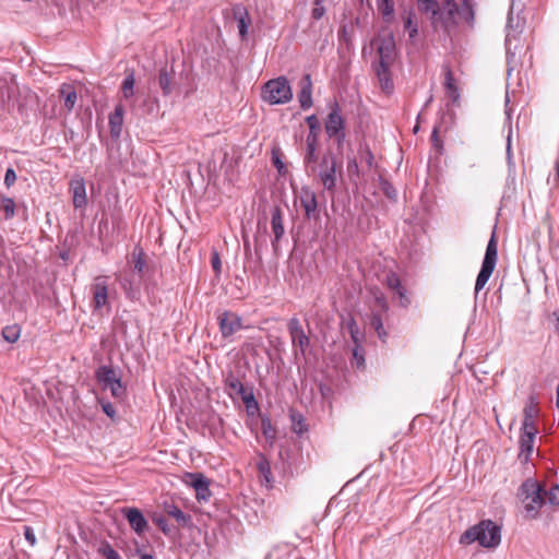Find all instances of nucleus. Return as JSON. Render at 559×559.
<instances>
[{
	"label": "nucleus",
	"instance_id": "1",
	"mask_svg": "<svg viewBox=\"0 0 559 559\" xmlns=\"http://www.w3.org/2000/svg\"><path fill=\"white\" fill-rule=\"evenodd\" d=\"M475 542L485 548H496L501 542L500 526L491 520H484L466 530L460 537V544L462 545H469Z\"/></svg>",
	"mask_w": 559,
	"mask_h": 559
},
{
	"label": "nucleus",
	"instance_id": "2",
	"mask_svg": "<svg viewBox=\"0 0 559 559\" xmlns=\"http://www.w3.org/2000/svg\"><path fill=\"white\" fill-rule=\"evenodd\" d=\"M544 492L540 485L528 478L520 487L519 496L524 504L527 516L535 519L544 504Z\"/></svg>",
	"mask_w": 559,
	"mask_h": 559
},
{
	"label": "nucleus",
	"instance_id": "3",
	"mask_svg": "<svg viewBox=\"0 0 559 559\" xmlns=\"http://www.w3.org/2000/svg\"><path fill=\"white\" fill-rule=\"evenodd\" d=\"M263 99L271 104H286L293 98L292 87L285 76L267 81L263 87Z\"/></svg>",
	"mask_w": 559,
	"mask_h": 559
},
{
	"label": "nucleus",
	"instance_id": "4",
	"mask_svg": "<svg viewBox=\"0 0 559 559\" xmlns=\"http://www.w3.org/2000/svg\"><path fill=\"white\" fill-rule=\"evenodd\" d=\"M498 259V248L495 233L488 241L485 257L481 263V269L477 275L475 283V294L477 295L487 284L491 274L495 271Z\"/></svg>",
	"mask_w": 559,
	"mask_h": 559
},
{
	"label": "nucleus",
	"instance_id": "5",
	"mask_svg": "<svg viewBox=\"0 0 559 559\" xmlns=\"http://www.w3.org/2000/svg\"><path fill=\"white\" fill-rule=\"evenodd\" d=\"M336 170H337L336 156L332 151H328L321 158L318 176H319L323 187L330 192H334V190L336 188V180H337Z\"/></svg>",
	"mask_w": 559,
	"mask_h": 559
},
{
	"label": "nucleus",
	"instance_id": "6",
	"mask_svg": "<svg viewBox=\"0 0 559 559\" xmlns=\"http://www.w3.org/2000/svg\"><path fill=\"white\" fill-rule=\"evenodd\" d=\"M306 122L309 127V133L307 135L306 144L307 150L305 154V165L309 167L311 164L317 162L316 151L318 147V135L320 132V122L316 115L308 116Z\"/></svg>",
	"mask_w": 559,
	"mask_h": 559
},
{
	"label": "nucleus",
	"instance_id": "7",
	"mask_svg": "<svg viewBox=\"0 0 559 559\" xmlns=\"http://www.w3.org/2000/svg\"><path fill=\"white\" fill-rule=\"evenodd\" d=\"M372 44L377 47L379 63L392 66L395 59V40L393 34L391 32L380 34L372 40Z\"/></svg>",
	"mask_w": 559,
	"mask_h": 559
},
{
	"label": "nucleus",
	"instance_id": "8",
	"mask_svg": "<svg viewBox=\"0 0 559 559\" xmlns=\"http://www.w3.org/2000/svg\"><path fill=\"white\" fill-rule=\"evenodd\" d=\"M459 5L455 0H442L440 12L437 16V28L441 27L447 34L457 25L456 13Z\"/></svg>",
	"mask_w": 559,
	"mask_h": 559
},
{
	"label": "nucleus",
	"instance_id": "9",
	"mask_svg": "<svg viewBox=\"0 0 559 559\" xmlns=\"http://www.w3.org/2000/svg\"><path fill=\"white\" fill-rule=\"evenodd\" d=\"M288 332L293 347L296 348L295 354L305 356L307 348L310 346V338L305 333L298 318L294 317L288 321Z\"/></svg>",
	"mask_w": 559,
	"mask_h": 559
},
{
	"label": "nucleus",
	"instance_id": "10",
	"mask_svg": "<svg viewBox=\"0 0 559 559\" xmlns=\"http://www.w3.org/2000/svg\"><path fill=\"white\" fill-rule=\"evenodd\" d=\"M325 132L330 138H335L341 144L345 139L344 119L340 114V107L335 103L325 121Z\"/></svg>",
	"mask_w": 559,
	"mask_h": 559
},
{
	"label": "nucleus",
	"instance_id": "11",
	"mask_svg": "<svg viewBox=\"0 0 559 559\" xmlns=\"http://www.w3.org/2000/svg\"><path fill=\"white\" fill-rule=\"evenodd\" d=\"M187 477L195 490V498L199 502H207L212 496L210 480L201 473H189Z\"/></svg>",
	"mask_w": 559,
	"mask_h": 559
},
{
	"label": "nucleus",
	"instance_id": "12",
	"mask_svg": "<svg viewBox=\"0 0 559 559\" xmlns=\"http://www.w3.org/2000/svg\"><path fill=\"white\" fill-rule=\"evenodd\" d=\"M121 513L128 520L130 527L141 536L147 528L148 522L142 511L138 508H123Z\"/></svg>",
	"mask_w": 559,
	"mask_h": 559
},
{
	"label": "nucleus",
	"instance_id": "13",
	"mask_svg": "<svg viewBox=\"0 0 559 559\" xmlns=\"http://www.w3.org/2000/svg\"><path fill=\"white\" fill-rule=\"evenodd\" d=\"M223 337H229L241 329V319L234 312L225 311L218 317Z\"/></svg>",
	"mask_w": 559,
	"mask_h": 559
},
{
	"label": "nucleus",
	"instance_id": "14",
	"mask_svg": "<svg viewBox=\"0 0 559 559\" xmlns=\"http://www.w3.org/2000/svg\"><path fill=\"white\" fill-rule=\"evenodd\" d=\"M537 433V429H522L520 437V453L519 460L522 463H526L534 450V440Z\"/></svg>",
	"mask_w": 559,
	"mask_h": 559
},
{
	"label": "nucleus",
	"instance_id": "15",
	"mask_svg": "<svg viewBox=\"0 0 559 559\" xmlns=\"http://www.w3.org/2000/svg\"><path fill=\"white\" fill-rule=\"evenodd\" d=\"M94 308L100 309L107 304L108 285L107 276H97L92 285Z\"/></svg>",
	"mask_w": 559,
	"mask_h": 559
},
{
	"label": "nucleus",
	"instance_id": "16",
	"mask_svg": "<svg viewBox=\"0 0 559 559\" xmlns=\"http://www.w3.org/2000/svg\"><path fill=\"white\" fill-rule=\"evenodd\" d=\"M300 205L305 211V215L307 218H312L317 216V195L316 193L308 187H302L299 193Z\"/></svg>",
	"mask_w": 559,
	"mask_h": 559
},
{
	"label": "nucleus",
	"instance_id": "17",
	"mask_svg": "<svg viewBox=\"0 0 559 559\" xmlns=\"http://www.w3.org/2000/svg\"><path fill=\"white\" fill-rule=\"evenodd\" d=\"M233 17L237 22L239 36L245 39L248 35L249 26L251 25V17L246 7L236 4L233 7Z\"/></svg>",
	"mask_w": 559,
	"mask_h": 559
},
{
	"label": "nucleus",
	"instance_id": "18",
	"mask_svg": "<svg viewBox=\"0 0 559 559\" xmlns=\"http://www.w3.org/2000/svg\"><path fill=\"white\" fill-rule=\"evenodd\" d=\"M384 284L390 288L394 294L399 296L400 305L402 307H407L409 305V299L406 296V290L402 286L400 277L396 273L390 271L386 273L384 278Z\"/></svg>",
	"mask_w": 559,
	"mask_h": 559
},
{
	"label": "nucleus",
	"instance_id": "19",
	"mask_svg": "<svg viewBox=\"0 0 559 559\" xmlns=\"http://www.w3.org/2000/svg\"><path fill=\"white\" fill-rule=\"evenodd\" d=\"M272 231L274 234V239L272 240V247L276 252L278 250V241L283 237L285 229L283 225V215L280 206H274L272 209V218H271Z\"/></svg>",
	"mask_w": 559,
	"mask_h": 559
},
{
	"label": "nucleus",
	"instance_id": "20",
	"mask_svg": "<svg viewBox=\"0 0 559 559\" xmlns=\"http://www.w3.org/2000/svg\"><path fill=\"white\" fill-rule=\"evenodd\" d=\"M96 378L98 382L103 384L104 389H107L109 384L121 380V372L118 368L104 365L97 368Z\"/></svg>",
	"mask_w": 559,
	"mask_h": 559
},
{
	"label": "nucleus",
	"instance_id": "21",
	"mask_svg": "<svg viewBox=\"0 0 559 559\" xmlns=\"http://www.w3.org/2000/svg\"><path fill=\"white\" fill-rule=\"evenodd\" d=\"M298 100L301 109L306 110L312 106V81L310 74H305L300 80Z\"/></svg>",
	"mask_w": 559,
	"mask_h": 559
},
{
	"label": "nucleus",
	"instance_id": "22",
	"mask_svg": "<svg viewBox=\"0 0 559 559\" xmlns=\"http://www.w3.org/2000/svg\"><path fill=\"white\" fill-rule=\"evenodd\" d=\"M124 108L121 104L115 107L109 116V129L112 139H119L122 132Z\"/></svg>",
	"mask_w": 559,
	"mask_h": 559
},
{
	"label": "nucleus",
	"instance_id": "23",
	"mask_svg": "<svg viewBox=\"0 0 559 559\" xmlns=\"http://www.w3.org/2000/svg\"><path fill=\"white\" fill-rule=\"evenodd\" d=\"M390 64H380L376 67V74L382 91L390 93L393 90V81L390 74Z\"/></svg>",
	"mask_w": 559,
	"mask_h": 559
},
{
	"label": "nucleus",
	"instance_id": "24",
	"mask_svg": "<svg viewBox=\"0 0 559 559\" xmlns=\"http://www.w3.org/2000/svg\"><path fill=\"white\" fill-rule=\"evenodd\" d=\"M60 97L63 98L64 108L71 111L78 100L75 88L71 84H62L59 88Z\"/></svg>",
	"mask_w": 559,
	"mask_h": 559
},
{
	"label": "nucleus",
	"instance_id": "25",
	"mask_svg": "<svg viewBox=\"0 0 559 559\" xmlns=\"http://www.w3.org/2000/svg\"><path fill=\"white\" fill-rule=\"evenodd\" d=\"M383 314L384 313L381 311L372 310L369 323H370V326L377 333L378 337L382 342H385L388 338V332L385 331V329L383 326Z\"/></svg>",
	"mask_w": 559,
	"mask_h": 559
},
{
	"label": "nucleus",
	"instance_id": "26",
	"mask_svg": "<svg viewBox=\"0 0 559 559\" xmlns=\"http://www.w3.org/2000/svg\"><path fill=\"white\" fill-rule=\"evenodd\" d=\"M73 190V205L75 209H82L86 205V189L83 180L72 183Z\"/></svg>",
	"mask_w": 559,
	"mask_h": 559
},
{
	"label": "nucleus",
	"instance_id": "27",
	"mask_svg": "<svg viewBox=\"0 0 559 559\" xmlns=\"http://www.w3.org/2000/svg\"><path fill=\"white\" fill-rule=\"evenodd\" d=\"M419 10L431 14V24L437 28V16L440 12V4L437 0H417Z\"/></svg>",
	"mask_w": 559,
	"mask_h": 559
},
{
	"label": "nucleus",
	"instance_id": "28",
	"mask_svg": "<svg viewBox=\"0 0 559 559\" xmlns=\"http://www.w3.org/2000/svg\"><path fill=\"white\" fill-rule=\"evenodd\" d=\"M524 419L522 424V429H536L534 418L538 414V408L534 403V399L532 397L530 403L524 407Z\"/></svg>",
	"mask_w": 559,
	"mask_h": 559
},
{
	"label": "nucleus",
	"instance_id": "29",
	"mask_svg": "<svg viewBox=\"0 0 559 559\" xmlns=\"http://www.w3.org/2000/svg\"><path fill=\"white\" fill-rule=\"evenodd\" d=\"M174 71H167L166 68L160 69L158 74V85L165 96L173 92Z\"/></svg>",
	"mask_w": 559,
	"mask_h": 559
},
{
	"label": "nucleus",
	"instance_id": "30",
	"mask_svg": "<svg viewBox=\"0 0 559 559\" xmlns=\"http://www.w3.org/2000/svg\"><path fill=\"white\" fill-rule=\"evenodd\" d=\"M164 510L167 515L174 518L179 525L187 526L191 521V516L182 512L178 507L173 503H166Z\"/></svg>",
	"mask_w": 559,
	"mask_h": 559
},
{
	"label": "nucleus",
	"instance_id": "31",
	"mask_svg": "<svg viewBox=\"0 0 559 559\" xmlns=\"http://www.w3.org/2000/svg\"><path fill=\"white\" fill-rule=\"evenodd\" d=\"M456 16L463 19L466 23L473 24L475 19L474 1L473 0H461L459 12Z\"/></svg>",
	"mask_w": 559,
	"mask_h": 559
},
{
	"label": "nucleus",
	"instance_id": "32",
	"mask_svg": "<svg viewBox=\"0 0 559 559\" xmlns=\"http://www.w3.org/2000/svg\"><path fill=\"white\" fill-rule=\"evenodd\" d=\"M507 29L506 45L507 47H510L512 39L516 38V35L520 34L522 29V25L519 20L516 21V24L514 23V17L511 12L508 15Z\"/></svg>",
	"mask_w": 559,
	"mask_h": 559
},
{
	"label": "nucleus",
	"instance_id": "33",
	"mask_svg": "<svg viewBox=\"0 0 559 559\" xmlns=\"http://www.w3.org/2000/svg\"><path fill=\"white\" fill-rule=\"evenodd\" d=\"M445 82L444 87L447 90L448 95L452 98L453 102H456L460 97L459 90L454 84V78L450 68H445Z\"/></svg>",
	"mask_w": 559,
	"mask_h": 559
},
{
	"label": "nucleus",
	"instance_id": "34",
	"mask_svg": "<svg viewBox=\"0 0 559 559\" xmlns=\"http://www.w3.org/2000/svg\"><path fill=\"white\" fill-rule=\"evenodd\" d=\"M132 258L134 262V271L142 277L146 269L145 253L142 249H134L132 252Z\"/></svg>",
	"mask_w": 559,
	"mask_h": 559
},
{
	"label": "nucleus",
	"instance_id": "35",
	"mask_svg": "<svg viewBox=\"0 0 559 559\" xmlns=\"http://www.w3.org/2000/svg\"><path fill=\"white\" fill-rule=\"evenodd\" d=\"M0 211L4 213L5 219H11L15 215V202L12 198L2 195L0 199Z\"/></svg>",
	"mask_w": 559,
	"mask_h": 559
},
{
	"label": "nucleus",
	"instance_id": "36",
	"mask_svg": "<svg viewBox=\"0 0 559 559\" xmlns=\"http://www.w3.org/2000/svg\"><path fill=\"white\" fill-rule=\"evenodd\" d=\"M134 73L133 71H130L127 73L121 86L122 95L124 98H129L134 94Z\"/></svg>",
	"mask_w": 559,
	"mask_h": 559
},
{
	"label": "nucleus",
	"instance_id": "37",
	"mask_svg": "<svg viewBox=\"0 0 559 559\" xmlns=\"http://www.w3.org/2000/svg\"><path fill=\"white\" fill-rule=\"evenodd\" d=\"M259 473L265 479V483L270 485L272 483V472L270 462L265 459L264 455H260V460L257 463Z\"/></svg>",
	"mask_w": 559,
	"mask_h": 559
},
{
	"label": "nucleus",
	"instance_id": "38",
	"mask_svg": "<svg viewBox=\"0 0 559 559\" xmlns=\"http://www.w3.org/2000/svg\"><path fill=\"white\" fill-rule=\"evenodd\" d=\"M234 395L240 396L242 402L246 404L247 408L258 406L253 392L251 390L246 389L243 384L241 385V390H237Z\"/></svg>",
	"mask_w": 559,
	"mask_h": 559
},
{
	"label": "nucleus",
	"instance_id": "39",
	"mask_svg": "<svg viewBox=\"0 0 559 559\" xmlns=\"http://www.w3.org/2000/svg\"><path fill=\"white\" fill-rule=\"evenodd\" d=\"M21 335V328L17 324L7 325L2 329V336L9 343H15Z\"/></svg>",
	"mask_w": 559,
	"mask_h": 559
},
{
	"label": "nucleus",
	"instance_id": "40",
	"mask_svg": "<svg viewBox=\"0 0 559 559\" xmlns=\"http://www.w3.org/2000/svg\"><path fill=\"white\" fill-rule=\"evenodd\" d=\"M120 285L128 297L134 298L135 294L139 292L140 282L135 283L128 277H121Z\"/></svg>",
	"mask_w": 559,
	"mask_h": 559
},
{
	"label": "nucleus",
	"instance_id": "41",
	"mask_svg": "<svg viewBox=\"0 0 559 559\" xmlns=\"http://www.w3.org/2000/svg\"><path fill=\"white\" fill-rule=\"evenodd\" d=\"M225 385L227 388V392L230 396H234L235 392L237 390H241L242 383L238 378H236L234 374H228L225 379Z\"/></svg>",
	"mask_w": 559,
	"mask_h": 559
},
{
	"label": "nucleus",
	"instance_id": "42",
	"mask_svg": "<svg viewBox=\"0 0 559 559\" xmlns=\"http://www.w3.org/2000/svg\"><path fill=\"white\" fill-rule=\"evenodd\" d=\"M373 299H374V304L378 308L376 311H381L383 313H386L389 310V305H388L384 294L382 292H380L379 289H377L373 293Z\"/></svg>",
	"mask_w": 559,
	"mask_h": 559
},
{
	"label": "nucleus",
	"instance_id": "43",
	"mask_svg": "<svg viewBox=\"0 0 559 559\" xmlns=\"http://www.w3.org/2000/svg\"><path fill=\"white\" fill-rule=\"evenodd\" d=\"M378 10L381 12L383 17L392 16L394 12V5L392 0H378Z\"/></svg>",
	"mask_w": 559,
	"mask_h": 559
},
{
	"label": "nucleus",
	"instance_id": "44",
	"mask_svg": "<svg viewBox=\"0 0 559 559\" xmlns=\"http://www.w3.org/2000/svg\"><path fill=\"white\" fill-rule=\"evenodd\" d=\"M111 392V395L116 399H122L126 395V386L121 383V380L109 384L108 388Z\"/></svg>",
	"mask_w": 559,
	"mask_h": 559
},
{
	"label": "nucleus",
	"instance_id": "45",
	"mask_svg": "<svg viewBox=\"0 0 559 559\" xmlns=\"http://www.w3.org/2000/svg\"><path fill=\"white\" fill-rule=\"evenodd\" d=\"M347 326H348L353 342L355 343V345H359L360 331H359V328H358L356 321L353 318H350L349 321L347 322Z\"/></svg>",
	"mask_w": 559,
	"mask_h": 559
},
{
	"label": "nucleus",
	"instance_id": "46",
	"mask_svg": "<svg viewBox=\"0 0 559 559\" xmlns=\"http://www.w3.org/2000/svg\"><path fill=\"white\" fill-rule=\"evenodd\" d=\"M325 13V8L323 7V0H314L313 9L311 11V16L313 20H320Z\"/></svg>",
	"mask_w": 559,
	"mask_h": 559
},
{
	"label": "nucleus",
	"instance_id": "47",
	"mask_svg": "<svg viewBox=\"0 0 559 559\" xmlns=\"http://www.w3.org/2000/svg\"><path fill=\"white\" fill-rule=\"evenodd\" d=\"M405 29L408 31L409 38H415L418 34L417 24L413 22L412 14H408L404 22Z\"/></svg>",
	"mask_w": 559,
	"mask_h": 559
},
{
	"label": "nucleus",
	"instance_id": "48",
	"mask_svg": "<svg viewBox=\"0 0 559 559\" xmlns=\"http://www.w3.org/2000/svg\"><path fill=\"white\" fill-rule=\"evenodd\" d=\"M100 552L106 559H121L120 555L109 544L104 545Z\"/></svg>",
	"mask_w": 559,
	"mask_h": 559
},
{
	"label": "nucleus",
	"instance_id": "49",
	"mask_svg": "<svg viewBox=\"0 0 559 559\" xmlns=\"http://www.w3.org/2000/svg\"><path fill=\"white\" fill-rule=\"evenodd\" d=\"M261 428L264 437H266L267 439H273L275 437V431L272 428L271 421L269 419H262Z\"/></svg>",
	"mask_w": 559,
	"mask_h": 559
},
{
	"label": "nucleus",
	"instance_id": "50",
	"mask_svg": "<svg viewBox=\"0 0 559 559\" xmlns=\"http://www.w3.org/2000/svg\"><path fill=\"white\" fill-rule=\"evenodd\" d=\"M547 497L550 504L559 506V485L552 486L549 489Z\"/></svg>",
	"mask_w": 559,
	"mask_h": 559
},
{
	"label": "nucleus",
	"instance_id": "51",
	"mask_svg": "<svg viewBox=\"0 0 559 559\" xmlns=\"http://www.w3.org/2000/svg\"><path fill=\"white\" fill-rule=\"evenodd\" d=\"M154 523L159 527V530L165 534L168 535L170 533V527L168 525V522L163 516H155L153 519Z\"/></svg>",
	"mask_w": 559,
	"mask_h": 559
},
{
	"label": "nucleus",
	"instance_id": "52",
	"mask_svg": "<svg viewBox=\"0 0 559 559\" xmlns=\"http://www.w3.org/2000/svg\"><path fill=\"white\" fill-rule=\"evenodd\" d=\"M16 180V174L13 168H8L4 175V185L10 188Z\"/></svg>",
	"mask_w": 559,
	"mask_h": 559
},
{
	"label": "nucleus",
	"instance_id": "53",
	"mask_svg": "<svg viewBox=\"0 0 559 559\" xmlns=\"http://www.w3.org/2000/svg\"><path fill=\"white\" fill-rule=\"evenodd\" d=\"M211 264H212V267L215 271V273L221 272L222 262H221V258H219V254L217 251L212 252Z\"/></svg>",
	"mask_w": 559,
	"mask_h": 559
},
{
	"label": "nucleus",
	"instance_id": "54",
	"mask_svg": "<svg viewBox=\"0 0 559 559\" xmlns=\"http://www.w3.org/2000/svg\"><path fill=\"white\" fill-rule=\"evenodd\" d=\"M382 190L384 192V194L389 198V199H395L396 198V190L394 189V187L392 185H390L389 182L384 181L382 183Z\"/></svg>",
	"mask_w": 559,
	"mask_h": 559
},
{
	"label": "nucleus",
	"instance_id": "55",
	"mask_svg": "<svg viewBox=\"0 0 559 559\" xmlns=\"http://www.w3.org/2000/svg\"><path fill=\"white\" fill-rule=\"evenodd\" d=\"M360 352H361L360 345H355V347L353 348V356H354V359L356 360L358 367L362 366L365 362V358Z\"/></svg>",
	"mask_w": 559,
	"mask_h": 559
},
{
	"label": "nucleus",
	"instance_id": "56",
	"mask_svg": "<svg viewBox=\"0 0 559 559\" xmlns=\"http://www.w3.org/2000/svg\"><path fill=\"white\" fill-rule=\"evenodd\" d=\"M272 162H273L274 166L277 168L280 174H284L285 173V165L281 160V158H280V156H278V154L276 152H273Z\"/></svg>",
	"mask_w": 559,
	"mask_h": 559
},
{
	"label": "nucleus",
	"instance_id": "57",
	"mask_svg": "<svg viewBox=\"0 0 559 559\" xmlns=\"http://www.w3.org/2000/svg\"><path fill=\"white\" fill-rule=\"evenodd\" d=\"M24 536H25V539L32 545L34 546L36 544V537H35V534L33 532V530L28 526H25L24 528Z\"/></svg>",
	"mask_w": 559,
	"mask_h": 559
},
{
	"label": "nucleus",
	"instance_id": "58",
	"mask_svg": "<svg viewBox=\"0 0 559 559\" xmlns=\"http://www.w3.org/2000/svg\"><path fill=\"white\" fill-rule=\"evenodd\" d=\"M549 321L552 323L554 330L559 333V310L549 316Z\"/></svg>",
	"mask_w": 559,
	"mask_h": 559
},
{
	"label": "nucleus",
	"instance_id": "59",
	"mask_svg": "<svg viewBox=\"0 0 559 559\" xmlns=\"http://www.w3.org/2000/svg\"><path fill=\"white\" fill-rule=\"evenodd\" d=\"M103 411L104 413L110 417L111 419L115 417L116 415V411H115V407L112 404L110 403H106V404H103Z\"/></svg>",
	"mask_w": 559,
	"mask_h": 559
},
{
	"label": "nucleus",
	"instance_id": "60",
	"mask_svg": "<svg viewBox=\"0 0 559 559\" xmlns=\"http://www.w3.org/2000/svg\"><path fill=\"white\" fill-rule=\"evenodd\" d=\"M306 430V427L304 426L302 424V420L301 418L297 421L296 426H295V431H297L298 433H301Z\"/></svg>",
	"mask_w": 559,
	"mask_h": 559
},
{
	"label": "nucleus",
	"instance_id": "61",
	"mask_svg": "<svg viewBox=\"0 0 559 559\" xmlns=\"http://www.w3.org/2000/svg\"><path fill=\"white\" fill-rule=\"evenodd\" d=\"M431 139H432L435 145L438 146L439 145V139H438V128L437 127H435L433 130H432Z\"/></svg>",
	"mask_w": 559,
	"mask_h": 559
},
{
	"label": "nucleus",
	"instance_id": "62",
	"mask_svg": "<svg viewBox=\"0 0 559 559\" xmlns=\"http://www.w3.org/2000/svg\"><path fill=\"white\" fill-rule=\"evenodd\" d=\"M365 155H366V162L369 166L372 165V160H373V155L372 153L369 151V150H366L365 151Z\"/></svg>",
	"mask_w": 559,
	"mask_h": 559
},
{
	"label": "nucleus",
	"instance_id": "63",
	"mask_svg": "<svg viewBox=\"0 0 559 559\" xmlns=\"http://www.w3.org/2000/svg\"><path fill=\"white\" fill-rule=\"evenodd\" d=\"M243 248L246 252L250 251V242L247 238L243 239Z\"/></svg>",
	"mask_w": 559,
	"mask_h": 559
},
{
	"label": "nucleus",
	"instance_id": "64",
	"mask_svg": "<svg viewBox=\"0 0 559 559\" xmlns=\"http://www.w3.org/2000/svg\"><path fill=\"white\" fill-rule=\"evenodd\" d=\"M140 559H154V557L151 554H141Z\"/></svg>",
	"mask_w": 559,
	"mask_h": 559
}]
</instances>
